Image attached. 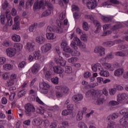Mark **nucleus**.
Listing matches in <instances>:
<instances>
[{
  "instance_id": "f257e3e1",
  "label": "nucleus",
  "mask_w": 128,
  "mask_h": 128,
  "mask_svg": "<svg viewBox=\"0 0 128 128\" xmlns=\"http://www.w3.org/2000/svg\"><path fill=\"white\" fill-rule=\"evenodd\" d=\"M62 22H60V24H58V26H55L54 28L48 26L46 29L47 34L48 32H56L57 34H62L64 32V30H62Z\"/></svg>"
},
{
  "instance_id": "f03ea898",
  "label": "nucleus",
  "mask_w": 128,
  "mask_h": 128,
  "mask_svg": "<svg viewBox=\"0 0 128 128\" xmlns=\"http://www.w3.org/2000/svg\"><path fill=\"white\" fill-rule=\"evenodd\" d=\"M24 108L26 110V114L28 116H32L30 112H36V108H34V105L30 103L25 104Z\"/></svg>"
},
{
  "instance_id": "7ed1b4c3",
  "label": "nucleus",
  "mask_w": 128,
  "mask_h": 128,
  "mask_svg": "<svg viewBox=\"0 0 128 128\" xmlns=\"http://www.w3.org/2000/svg\"><path fill=\"white\" fill-rule=\"evenodd\" d=\"M50 86L48 83L43 82H40L39 84L40 92L41 94H48V92L44 90H48L50 88Z\"/></svg>"
},
{
  "instance_id": "20e7f679",
  "label": "nucleus",
  "mask_w": 128,
  "mask_h": 128,
  "mask_svg": "<svg viewBox=\"0 0 128 128\" xmlns=\"http://www.w3.org/2000/svg\"><path fill=\"white\" fill-rule=\"evenodd\" d=\"M44 6V0H40L39 2L36 1L34 4L33 10L36 12L38 10H40V8L44 10L45 7Z\"/></svg>"
},
{
  "instance_id": "39448f33",
  "label": "nucleus",
  "mask_w": 128,
  "mask_h": 128,
  "mask_svg": "<svg viewBox=\"0 0 128 128\" xmlns=\"http://www.w3.org/2000/svg\"><path fill=\"white\" fill-rule=\"evenodd\" d=\"M63 50L64 52H69L72 56H80V52L76 48H64Z\"/></svg>"
},
{
  "instance_id": "423d86ee",
  "label": "nucleus",
  "mask_w": 128,
  "mask_h": 128,
  "mask_svg": "<svg viewBox=\"0 0 128 128\" xmlns=\"http://www.w3.org/2000/svg\"><path fill=\"white\" fill-rule=\"evenodd\" d=\"M128 98V95L126 93H120L118 94V102L124 104Z\"/></svg>"
},
{
  "instance_id": "0eeeda50",
  "label": "nucleus",
  "mask_w": 128,
  "mask_h": 128,
  "mask_svg": "<svg viewBox=\"0 0 128 128\" xmlns=\"http://www.w3.org/2000/svg\"><path fill=\"white\" fill-rule=\"evenodd\" d=\"M33 57L36 60H40L42 62L44 60V56L40 54V51H36L33 53Z\"/></svg>"
},
{
  "instance_id": "6e6552de",
  "label": "nucleus",
  "mask_w": 128,
  "mask_h": 128,
  "mask_svg": "<svg viewBox=\"0 0 128 128\" xmlns=\"http://www.w3.org/2000/svg\"><path fill=\"white\" fill-rule=\"evenodd\" d=\"M10 10H7L6 11L4 15H0V22H1L2 24H4L6 22V18H10V14H8Z\"/></svg>"
},
{
  "instance_id": "1a4fd4ad",
  "label": "nucleus",
  "mask_w": 128,
  "mask_h": 128,
  "mask_svg": "<svg viewBox=\"0 0 128 128\" xmlns=\"http://www.w3.org/2000/svg\"><path fill=\"white\" fill-rule=\"evenodd\" d=\"M44 120L40 117H38L32 120V124L33 126H40V124H42Z\"/></svg>"
},
{
  "instance_id": "9d476101",
  "label": "nucleus",
  "mask_w": 128,
  "mask_h": 128,
  "mask_svg": "<svg viewBox=\"0 0 128 128\" xmlns=\"http://www.w3.org/2000/svg\"><path fill=\"white\" fill-rule=\"evenodd\" d=\"M89 10H94L96 8V0H90L87 4Z\"/></svg>"
},
{
  "instance_id": "9b49d317",
  "label": "nucleus",
  "mask_w": 128,
  "mask_h": 128,
  "mask_svg": "<svg viewBox=\"0 0 128 128\" xmlns=\"http://www.w3.org/2000/svg\"><path fill=\"white\" fill-rule=\"evenodd\" d=\"M6 54L8 56L12 58L16 54V48H8L6 49Z\"/></svg>"
},
{
  "instance_id": "f8f14e48",
  "label": "nucleus",
  "mask_w": 128,
  "mask_h": 128,
  "mask_svg": "<svg viewBox=\"0 0 128 128\" xmlns=\"http://www.w3.org/2000/svg\"><path fill=\"white\" fill-rule=\"evenodd\" d=\"M101 19L104 22L108 23L114 20V16H102Z\"/></svg>"
},
{
  "instance_id": "ddd939ff",
  "label": "nucleus",
  "mask_w": 128,
  "mask_h": 128,
  "mask_svg": "<svg viewBox=\"0 0 128 128\" xmlns=\"http://www.w3.org/2000/svg\"><path fill=\"white\" fill-rule=\"evenodd\" d=\"M102 66L106 70H110L111 72L114 70V68H116L114 65H112V64H110L103 63Z\"/></svg>"
},
{
  "instance_id": "4468645a",
  "label": "nucleus",
  "mask_w": 128,
  "mask_h": 128,
  "mask_svg": "<svg viewBox=\"0 0 128 128\" xmlns=\"http://www.w3.org/2000/svg\"><path fill=\"white\" fill-rule=\"evenodd\" d=\"M74 42H76L77 46H78L79 48H86V44L82 42L80 38H78V37L75 36L74 38Z\"/></svg>"
},
{
  "instance_id": "2eb2a0df",
  "label": "nucleus",
  "mask_w": 128,
  "mask_h": 128,
  "mask_svg": "<svg viewBox=\"0 0 128 128\" xmlns=\"http://www.w3.org/2000/svg\"><path fill=\"white\" fill-rule=\"evenodd\" d=\"M86 95L87 96H92V98H95V100H96V96L98 98V94L96 92V90H89L86 92Z\"/></svg>"
},
{
  "instance_id": "dca6fc26",
  "label": "nucleus",
  "mask_w": 128,
  "mask_h": 128,
  "mask_svg": "<svg viewBox=\"0 0 128 128\" xmlns=\"http://www.w3.org/2000/svg\"><path fill=\"white\" fill-rule=\"evenodd\" d=\"M56 62L58 66H64L66 64V61L64 60L62 57L56 60Z\"/></svg>"
},
{
  "instance_id": "f3484780",
  "label": "nucleus",
  "mask_w": 128,
  "mask_h": 128,
  "mask_svg": "<svg viewBox=\"0 0 128 128\" xmlns=\"http://www.w3.org/2000/svg\"><path fill=\"white\" fill-rule=\"evenodd\" d=\"M100 74L101 76L108 77L110 76V72L108 70H104L102 68H99Z\"/></svg>"
},
{
  "instance_id": "a211bd4d",
  "label": "nucleus",
  "mask_w": 128,
  "mask_h": 128,
  "mask_svg": "<svg viewBox=\"0 0 128 128\" xmlns=\"http://www.w3.org/2000/svg\"><path fill=\"white\" fill-rule=\"evenodd\" d=\"M84 96L82 94L74 95L72 96V100L74 102H80V100H82Z\"/></svg>"
},
{
  "instance_id": "6ab92c4d",
  "label": "nucleus",
  "mask_w": 128,
  "mask_h": 128,
  "mask_svg": "<svg viewBox=\"0 0 128 128\" xmlns=\"http://www.w3.org/2000/svg\"><path fill=\"white\" fill-rule=\"evenodd\" d=\"M94 24L96 26V30L94 32L95 34H98V32L100 30V28H102V25H100V22L98 20H94Z\"/></svg>"
},
{
  "instance_id": "aec40b11",
  "label": "nucleus",
  "mask_w": 128,
  "mask_h": 128,
  "mask_svg": "<svg viewBox=\"0 0 128 128\" xmlns=\"http://www.w3.org/2000/svg\"><path fill=\"white\" fill-rule=\"evenodd\" d=\"M40 64L38 63H36L33 66L32 68V72L33 74H37V72H38V70L40 68Z\"/></svg>"
},
{
  "instance_id": "412c9836",
  "label": "nucleus",
  "mask_w": 128,
  "mask_h": 128,
  "mask_svg": "<svg viewBox=\"0 0 128 128\" xmlns=\"http://www.w3.org/2000/svg\"><path fill=\"white\" fill-rule=\"evenodd\" d=\"M56 88L58 90V88H60V92H62L63 96L68 94V87H61L60 86H56Z\"/></svg>"
},
{
  "instance_id": "4be33fe9",
  "label": "nucleus",
  "mask_w": 128,
  "mask_h": 128,
  "mask_svg": "<svg viewBox=\"0 0 128 128\" xmlns=\"http://www.w3.org/2000/svg\"><path fill=\"white\" fill-rule=\"evenodd\" d=\"M124 68H118L114 71V74L116 76H122L124 74Z\"/></svg>"
},
{
  "instance_id": "5701e85b",
  "label": "nucleus",
  "mask_w": 128,
  "mask_h": 128,
  "mask_svg": "<svg viewBox=\"0 0 128 128\" xmlns=\"http://www.w3.org/2000/svg\"><path fill=\"white\" fill-rule=\"evenodd\" d=\"M36 42H38V44H42L46 42V38L42 36H38L36 38Z\"/></svg>"
},
{
  "instance_id": "b1692460",
  "label": "nucleus",
  "mask_w": 128,
  "mask_h": 128,
  "mask_svg": "<svg viewBox=\"0 0 128 128\" xmlns=\"http://www.w3.org/2000/svg\"><path fill=\"white\" fill-rule=\"evenodd\" d=\"M94 52L96 54H98L100 56H104V48H96L94 50Z\"/></svg>"
},
{
  "instance_id": "393cba45",
  "label": "nucleus",
  "mask_w": 128,
  "mask_h": 128,
  "mask_svg": "<svg viewBox=\"0 0 128 128\" xmlns=\"http://www.w3.org/2000/svg\"><path fill=\"white\" fill-rule=\"evenodd\" d=\"M100 68H102V66L100 65V64L98 63L94 64L92 66V70L93 72H94L98 70H98H100Z\"/></svg>"
},
{
  "instance_id": "a878e982",
  "label": "nucleus",
  "mask_w": 128,
  "mask_h": 128,
  "mask_svg": "<svg viewBox=\"0 0 128 128\" xmlns=\"http://www.w3.org/2000/svg\"><path fill=\"white\" fill-rule=\"evenodd\" d=\"M54 72L56 74H62V72H64V68L60 66H56Z\"/></svg>"
},
{
  "instance_id": "bb28decb",
  "label": "nucleus",
  "mask_w": 128,
  "mask_h": 128,
  "mask_svg": "<svg viewBox=\"0 0 128 128\" xmlns=\"http://www.w3.org/2000/svg\"><path fill=\"white\" fill-rule=\"evenodd\" d=\"M60 46L61 48H70V46L68 45V42L65 39L62 40Z\"/></svg>"
},
{
  "instance_id": "cd10ccee",
  "label": "nucleus",
  "mask_w": 128,
  "mask_h": 128,
  "mask_svg": "<svg viewBox=\"0 0 128 128\" xmlns=\"http://www.w3.org/2000/svg\"><path fill=\"white\" fill-rule=\"evenodd\" d=\"M46 38L49 40H54L56 38V34L54 33L48 32L46 34Z\"/></svg>"
},
{
  "instance_id": "c85d7f7f",
  "label": "nucleus",
  "mask_w": 128,
  "mask_h": 128,
  "mask_svg": "<svg viewBox=\"0 0 128 128\" xmlns=\"http://www.w3.org/2000/svg\"><path fill=\"white\" fill-rule=\"evenodd\" d=\"M114 42H116V44H120V42H122V41L121 40H116L114 41V42L109 41L107 42L106 44L108 46H112L114 44Z\"/></svg>"
},
{
  "instance_id": "c756f323",
  "label": "nucleus",
  "mask_w": 128,
  "mask_h": 128,
  "mask_svg": "<svg viewBox=\"0 0 128 128\" xmlns=\"http://www.w3.org/2000/svg\"><path fill=\"white\" fill-rule=\"evenodd\" d=\"M12 39L14 40V42H20V36L15 34L12 36Z\"/></svg>"
},
{
  "instance_id": "7c9ffc66",
  "label": "nucleus",
  "mask_w": 128,
  "mask_h": 128,
  "mask_svg": "<svg viewBox=\"0 0 128 128\" xmlns=\"http://www.w3.org/2000/svg\"><path fill=\"white\" fill-rule=\"evenodd\" d=\"M122 26L120 24L118 23L114 25L112 27L111 30H120V28H122Z\"/></svg>"
},
{
  "instance_id": "2f4dec72",
  "label": "nucleus",
  "mask_w": 128,
  "mask_h": 128,
  "mask_svg": "<svg viewBox=\"0 0 128 128\" xmlns=\"http://www.w3.org/2000/svg\"><path fill=\"white\" fill-rule=\"evenodd\" d=\"M14 84V80H12L10 79L6 81V86H8V88H10V86H12Z\"/></svg>"
},
{
  "instance_id": "473e14b6",
  "label": "nucleus",
  "mask_w": 128,
  "mask_h": 128,
  "mask_svg": "<svg viewBox=\"0 0 128 128\" xmlns=\"http://www.w3.org/2000/svg\"><path fill=\"white\" fill-rule=\"evenodd\" d=\"M36 28H38V23H34L30 26L29 28V30L31 32H32Z\"/></svg>"
},
{
  "instance_id": "72a5a7b5",
  "label": "nucleus",
  "mask_w": 128,
  "mask_h": 128,
  "mask_svg": "<svg viewBox=\"0 0 128 128\" xmlns=\"http://www.w3.org/2000/svg\"><path fill=\"white\" fill-rule=\"evenodd\" d=\"M98 96H96V98L94 99V100H96V102L98 104H104V98H99L98 99V98H100V95H98L97 94ZM94 98H96L94 97Z\"/></svg>"
},
{
  "instance_id": "f704fd0d",
  "label": "nucleus",
  "mask_w": 128,
  "mask_h": 128,
  "mask_svg": "<svg viewBox=\"0 0 128 128\" xmlns=\"http://www.w3.org/2000/svg\"><path fill=\"white\" fill-rule=\"evenodd\" d=\"M50 10H46L45 12H43L42 14V18H45L46 16H48L50 14H51Z\"/></svg>"
},
{
  "instance_id": "c9c22d12",
  "label": "nucleus",
  "mask_w": 128,
  "mask_h": 128,
  "mask_svg": "<svg viewBox=\"0 0 128 128\" xmlns=\"http://www.w3.org/2000/svg\"><path fill=\"white\" fill-rule=\"evenodd\" d=\"M78 60V58L76 57H72L68 59V62H70V64H74V62H76Z\"/></svg>"
},
{
  "instance_id": "e433bc0d",
  "label": "nucleus",
  "mask_w": 128,
  "mask_h": 128,
  "mask_svg": "<svg viewBox=\"0 0 128 128\" xmlns=\"http://www.w3.org/2000/svg\"><path fill=\"white\" fill-rule=\"evenodd\" d=\"M84 113L82 112H78V114L76 116V119L77 120H82V116Z\"/></svg>"
},
{
  "instance_id": "4c0bfd02",
  "label": "nucleus",
  "mask_w": 128,
  "mask_h": 128,
  "mask_svg": "<svg viewBox=\"0 0 128 128\" xmlns=\"http://www.w3.org/2000/svg\"><path fill=\"white\" fill-rule=\"evenodd\" d=\"M25 94L26 90L24 89H21V90L18 94V98H22Z\"/></svg>"
},
{
  "instance_id": "58836bf2",
  "label": "nucleus",
  "mask_w": 128,
  "mask_h": 128,
  "mask_svg": "<svg viewBox=\"0 0 128 128\" xmlns=\"http://www.w3.org/2000/svg\"><path fill=\"white\" fill-rule=\"evenodd\" d=\"M2 78L4 80H8L10 78V73L8 72H4L3 73L2 75Z\"/></svg>"
},
{
  "instance_id": "ea45409f",
  "label": "nucleus",
  "mask_w": 128,
  "mask_h": 128,
  "mask_svg": "<svg viewBox=\"0 0 128 128\" xmlns=\"http://www.w3.org/2000/svg\"><path fill=\"white\" fill-rule=\"evenodd\" d=\"M128 118L126 116H124L120 120L121 124H128Z\"/></svg>"
},
{
  "instance_id": "a19ab883",
  "label": "nucleus",
  "mask_w": 128,
  "mask_h": 128,
  "mask_svg": "<svg viewBox=\"0 0 128 128\" xmlns=\"http://www.w3.org/2000/svg\"><path fill=\"white\" fill-rule=\"evenodd\" d=\"M12 30H20V23H14L12 26Z\"/></svg>"
},
{
  "instance_id": "79ce46f5",
  "label": "nucleus",
  "mask_w": 128,
  "mask_h": 128,
  "mask_svg": "<svg viewBox=\"0 0 128 128\" xmlns=\"http://www.w3.org/2000/svg\"><path fill=\"white\" fill-rule=\"evenodd\" d=\"M120 114L127 117L128 114V109H123L121 111H120Z\"/></svg>"
},
{
  "instance_id": "37998d69",
  "label": "nucleus",
  "mask_w": 128,
  "mask_h": 128,
  "mask_svg": "<svg viewBox=\"0 0 128 128\" xmlns=\"http://www.w3.org/2000/svg\"><path fill=\"white\" fill-rule=\"evenodd\" d=\"M3 68L5 70H12V66L10 64H6L3 66Z\"/></svg>"
},
{
  "instance_id": "c03bdc74",
  "label": "nucleus",
  "mask_w": 128,
  "mask_h": 128,
  "mask_svg": "<svg viewBox=\"0 0 128 128\" xmlns=\"http://www.w3.org/2000/svg\"><path fill=\"white\" fill-rule=\"evenodd\" d=\"M116 92V88H112L109 90V94L110 96H114Z\"/></svg>"
},
{
  "instance_id": "a18cd8bd",
  "label": "nucleus",
  "mask_w": 128,
  "mask_h": 128,
  "mask_svg": "<svg viewBox=\"0 0 128 128\" xmlns=\"http://www.w3.org/2000/svg\"><path fill=\"white\" fill-rule=\"evenodd\" d=\"M65 72L66 74H71L72 72V67L70 66H66L65 68Z\"/></svg>"
},
{
  "instance_id": "49530a36",
  "label": "nucleus",
  "mask_w": 128,
  "mask_h": 128,
  "mask_svg": "<svg viewBox=\"0 0 128 128\" xmlns=\"http://www.w3.org/2000/svg\"><path fill=\"white\" fill-rule=\"evenodd\" d=\"M78 126L80 128H88V126L84 122H80L78 124Z\"/></svg>"
},
{
  "instance_id": "de8ad7c7",
  "label": "nucleus",
  "mask_w": 128,
  "mask_h": 128,
  "mask_svg": "<svg viewBox=\"0 0 128 128\" xmlns=\"http://www.w3.org/2000/svg\"><path fill=\"white\" fill-rule=\"evenodd\" d=\"M72 12H79L80 8L78 6L76 5L73 4L72 6Z\"/></svg>"
},
{
  "instance_id": "09e8293b",
  "label": "nucleus",
  "mask_w": 128,
  "mask_h": 128,
  "mask_svg": "<svg viewBox=\"0 0 128 128\" xmlns=\"http://www.w3.org/2000/svg\"><path fill=\"white\" fill-rule=\"evenodd\" d=\"M80 11H76L74 14V17L75 20H78L79 18H80Z\"/></svg>"
},
{
  "instance_id": "8fccbe9b",
  "label": "nucleus",
  "mask_w": 128,
  "mask_h": 128,
  "mask_svg": "<svg viewBox=\"0 0 128 128\" xmlns=\"http://www.w3.org/2000/svg\"><path fill=\"white\" fill-rule=\"evenodd\" d=\"M67 110H69V112L72 114V110H74V104H69L67 105Z\"/></svg>"
},
{
  "instance_id": "3c124183",
  "label": "nucleus",
  "mask_w": 128,
  "mask_h": 128,
  "mask_svg": "<svg viewBox=\"0 0 128 128\" xmlns=\"http://www.w3.org/2000/svg\"><path fill=\"white\" fill-rule=\"evenodd\" d=\"M26 48H36V44L28 42L26 44Z\"/></svg>"
},
{
  "instance_id": "603ef678",
  "label": "nucleus",
  "mask_w": 128,
  "mask_h": 128,
  "mask_svg": "<svg viewBox=\"0 0 128 128\" xmlns=\"http://www.w3.org/2000/svg\"><path fill=\"white\" fill-rule=\"evenodd\" d=\"M8 22V24L10 26H12V16H9L8 18H6V20Z\"/></svg>"
},
{
  "instance_id": "864d4df0",
  "label": "nucleus",
  "mask_w": 128,
  "mask_h": 128,
  "mask_svg": "<svg viewBox=\"0 0 128 128\" xmlns=\"http://www.w3.org/2000/svg\"><path fill=\"white\" fill-rule=\"evenodd\" d=\"M84 18H86L87 20H90L92 22H94V18L92 17V15L91 14H86L84 15Z\"/></svg>"
},
{
  "instance_id": "5fc2aeb1",
  "label": "nucleus",
  "mask_w": 128,
  "mask_h": 128,
  "mask_svg": "<svg viewBox=\"0 0 128 128\" xmlns=\"http://www.w3.org/2000/svg\"><path fill=\"white\" fill-rule=\"evenodd\" d=\"M80 40L82 42H88V36L86 34H83L80 36Z\"/></svg>"
},
{
  "instance_id": "6e6d98bb",
  "label": "nucleus",
  "mask_w": 128,
  "mask_h": 128,
  "mask_svg": "<svg viewBox=\"0 0 128 128\" xmlns=\"http://www.w3.org/2000/svg\"><path fill=\"white\" fill-rule=\"evenodd\" d=\"M46 6H47L48 8L50 10H54V8L52 6V3H50V2H46Z\"/></svg>"
},
{
  "instance_id": "4d7b16f0",
  "label": "nucleus",
  "mask_w": 128,
  "mask_h": 128,
  "mask_svg": "<svg viewBox=\"0 0 128 128\" xmlns=\"http://www.w3.org/2000/svg\"><path fill=\"white\" fill-rule=\"evenodd\" d=\"M34 2V0H28L26 2V8H28V4L30 6H32Z\"/></svg>"
},
{
  "instance_id": "13d9d810",
  "label": "nucleus",
  "mask_w": 128,
  "mask_h": 128,
  "mask_svg": "<svg viewBox=\"0 0 128 128\" xmlns=\"http://www.w3.org/2000/svg\"><path fill=\"white\" fill-rule=\"evenodd\" d=\"M51 82L52 84H58V77L52 78Z\"/></svg>"
},
{
  "instance_id": "bf43d9fd",
  "label": "nucleus",
  "mask_w": 128,
  "mask_h": 128,
  "mask_svg": "<svg viewBox=\"0 0 128 128\" xmlns=\"http://www.w3.org/2000/svg\"><path fill=\"white\" fill-rule=\"evenodd\" d=\"M82 28L84 30H88V22H83Z\"/></svg>"
},
{
  "instance_id": "052dcab7",
  "label": "nucleus",
  "mask_w": 128,
  "mask_h": 128,
  "mask_svg": "<svg viewBox=\"0 0 128 128\" xmlns=\"http://www.w3.org/2000/svg\"><path fill=\"white\" fill-rule=\"evenodd\" d=\"M14 48H22V44L20 43H16L14 45Z\"/></svg>"
},
{
  "instance_id": "680f3d73",
  "label": "nucleus",
  "mask_w": 128,
  "mask_h": 128,
  "mask_svg": "<svg viewBox=\"0 0 128 128\" xmlns=\"http://www.w3.org/2000/svg\"><path fill=\"white\" fill-rule=\"evenodd\" d=\"M56 98H62L63 94L62 92L60 90H57L56 92Z\"/></svg>"
},
{
  "instance_id": "e2e57ef3",
  "label": "nucleus",
  "mask_w": 128,
  "mask_h": 128,
  "mask_svg": "<svg viewBox=\"0 0 128 128\" xmlns=\"http://www.w3.org/2000/svg\"><path fill=\"white\" fill-rule=\"evenodd\" d=\"M26 66V62L24 61H22L19 64L18 68H22L24 66Z\"/></svg>"
},
{
  "instance_id": "0e129e2a",
  "label": "nucleus",
  "mask_w": 128,
  "mask_h": 128,
  "mask_svg": "<svg viewBox=\"0 0 128 128\" xmlns=\"http://www.w3.org/2000/svg\"><path fill=\"white\" fill-rule=\"evenodd\" d=\"M62 116H68V114H72V113L67 109L62 112Z\"/></svg>"
},
{
  "instance_id": "69168bd1",
  "label": "nucleus",
  "mask_w": 128,
  "mask_h": 128,
  "mask_svg": "<svg viewBox=\"0 0 128 128\" xmlns=\"http://www.w3.org/2000/svg\"><path fill=\"white\" fill-rule=\"evenodd\" d=\"M8 3L6 0H5L4 4H2V8L3 10H6V8H8Z\"/></svg>"
},
{
  "instance_id": "338daca9",
  "label": "nucleus",
  "mask_w": 128,
  "mask_h": 128,
  "mask_svg": "<svg viewBox=\"0 0 128 128\" xmlns=\"http://www.w3.org/2000/svg\"><path fill=\"white\" fill-rule=\"evenodd\" d=\"M116 128V122H111L108 126V128Z\"/></svg>"
},
{
  "instance_id": "774afa93",
  "label": "nucleus",
  "mask_w": 128,
  "mask_h": 128,
  "mask_svg": "<svg viewBox=\"0 0 128 128\" xmlns=\"http://www.w3.org/2000/svg\"><path fill=\"white\" fill-rule=\"evenodd\" d=\"M58 127V124L56 122H51V124L50 126V128H56Z\"/></svg>"
}]
</instances>
